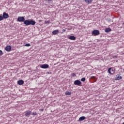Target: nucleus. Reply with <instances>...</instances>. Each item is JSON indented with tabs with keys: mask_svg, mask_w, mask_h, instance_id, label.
<instances>
[{
	"mask_svg": "<svg viewBox=\"0 0 124 124\" xmlns=\"http://www.w3.org/2000/svg\"><path fill=\"white\" fill-rule=\"evenodd\" d=\"M85 119H86V117L81 116L79 118V121H84V120H85Z\"/></svg>",
	"mask_w": 124,
	"mask_h": 124,
	"instance_id": "2eb2a0df",
	"label": "nucleus"
},
{
	"mask_svg": "<svg viewBox=\"0 0 124 124\" xmlns=\"http://www.w3.org/2000/svg\"><path fill=\"white\" fill-rule=\"evenodd\" d=\"M62 31L64 32L65 31V29H62Z\"/></svg>",
	"mask_w": 124,
	"mask_h": 124,
	"instance_id": "a878e982",
	"label": "nucleus"
},
{
	"mask_svg": "<svg viewBox=\"0 0 124 124\" xmlns=\"http://www.w3.org/2000/svg\"><path fill=\"white\" fill-rule=\"evenodd\" d=\"M115 71H116V69L115 68H109L108 69V72L109 73V74H111L112 75H113V74L115 73Z\"/></svg>",
	"mask_w": 124,
	"mask_h": 124,
	"instance_id": "f03ea898",
	"label": "nucleus"
},
{
	"mask_svg": "<svg viewBox=\"0 0 124 124\" xmlns=\"http://www.w3.org/2000/svg\"><path fill=\"white\" fill-rule=\"evenodd\" d=\"M32 115H37V113H36V112H33V113L32 114Z\"/></svg>",
	"mask_w": 124,
	"mask_h": 124,
	"instance_id": "b1692460",
	"label": "nucleus"
},
{
	"mask_svg": "<svg viewBox=\"0 0 124 124\" xmlns=\"http://www.w3.org/2000/svg\"><path fill=\"white\" fill-rule=\"evenodd\" d=\"M31 111H26L25 112V117H28V116H30V115H31Z\"/></svg>",
	"mask_w": 124,
	"mask_h": 124,
	"instance_id": "9d476101",
	"label": "nucleus"
},
{
	"mask_svg": "<svg viewBox=\"0 0 124 124\" xmlns=\"http://www.w3.org/2000/svg\"><path fill=\"white\" fill-rule=\"evenodd\" d=\"M111 31H112V30L110 28H106L105 31V32H110Z\"/></svg>",
	"mask_w": 124,
	"mask_h": 124,
	"instance_id": "ddd939ff",
	"label": "nucleus"
},
{
	"mask_svg": "<svg viewBox=\"0 0 124 124\" xmlns=\"http://www.w3.org/2000/svg\"><path fill=\"white\" fill-rule=\"evenodd\" d=\"M65 94L66 95H71V92H69L68 91H66L65 93Z\"/></svg>",
	"mask_w": 124,
	"mask_h": 124,
	"instance_id": "dca6fc26",
	"label": "nucleus"
},
{
	"mask_svg": "<svg viewBox=\"0 0 124 124\" xmlns=\"http://www.w3.org/2000/svg\"><path fill=\"white\" fill-rule=\"evenodd\" d=\"M3 19H7V18H9V15H8V14L3 12Z\"/></svg>",
	"mask_w": 124,
	"mask_h": 124,
	"instance_id": "20e7f679",
	"label": "nucleus"
},
{
	"mask_svg": "<svg viewBox=\"0 0 124 124\" xmlns=\"http://www.w3.org/2000/svg\"><path fill=\"white\" fill-rule=\"evenodd\" d=\"M3 54V52H2V51L0 50V56H2V55Z\"/></svg>",
	"mask_w": 124,
	"mask_h": 124,
	"instance_id": "4be33fe9",
	"label": "nucleus"
},
{
	"mask_svg": "<svg viewBox=\"0 0 124 124\" xmlns=\"http://www.w3.org/2000/svg\"><path fill=\"white\" fill-rule=\"evenodd\" d=\"M69 39L70 40H76V37L74 36H70L69 37Z\"/></svg>",
	"mask_w": 124,
	"mask_h": 124,
	"instance_id": "9b49d317",
	"label": "nucleus"
},
{
	"mask_svg": "<svg viewBox=\"0 0 124 124\" xmlns=\"http://www.w3.org/2000/svg\"><path fill=\"white\" fill-rule=\"evenodd\" d=\"M40 67H41V68L45 69L46 68H49V65L47 64H44L41 65Z\"/></svg>",
	"mask_w": 124,
	"mask_h": 124,
	"instance_id": "423d86ee",
	"label": "nucleus"
},
{
	"mask_svg": "<svg viewBox=\"0 0 124 124\" xmlns=\"http://www.w3.org/2000/svg\"><path fill=\"white\" fill-rule=\"evenodd\" d=\"M92 35L96 36V35H99V34H100V33L99 32V31H98L97 30H95L92 31Z\"/></svg>",
	"mask_w": 124,
	"mask_h": 124,
	"instance_id": "7ed1b4c3",
	"label": "nucleus"
},
{
	"mask_svg": "<svg viewBox=\"0 0 124 124\" xmlns=\"http://www.w3.org/2000/svg\"><path fill=\"white\" fill-rule=\"evenodd\" d=\"M24 83L25 81L22 79L17 81V84L18 85H19V86H22V85H24Z\"/></svg>",
	"mask_w": 124,
	"mask_h": 124,
	"instance_id": "0eeeda50",
	"label": "nucleus"
},
{
	"mask_svg": "<svg viewBox=\"0 0 124 124\" xmlns=\"http://www.w3.org/2000/svg\"><path fill=\"white\" fill-rule=\"evenodd\" d=\"M17 22H24V24L26 26H30V25H31L32 26H34L36 24V22L34 20H25V17L23 16H19L17 18Z\"/></svg>",
	"mask_w": 124,
	"mask_h": 124,
	"instance_id": "f257e3e1",
	"label": "nucleus"
},
{
	"mask_svg": "<svg viewBox=\"0 0 124 124\" xmlns=\"http://www.w3.org/2000/svg\"><path fill=\"white\" fill-rule=\"evenodd\" d=\"M71 76H72L73 77H76V74H75V73H73L72 74Z\"/></svg>",
	"mask_w": 124,
	"mask_h": 124,
	"instance_id": "412c9836",
	"label": "nucleus"
},
{
	"mask_svg": "<svg viewBox=\"0 0 124 124\" xmlns=\"http://www.w3.org/2000/svg\"><path fill=\"white\" fill-rule=\"evenodd\" d=\"M93 0H85L86 3L88 4H90V3H92Z\"/></svg>",
	"mask_w": 124,
	"mask_h": 124,
	"instance_id": "4468645a",
	"label": "nucleus"
},
{
	"mask_svg": "<svg viewBox=\"0 0 124 124\" xmlns=\"http://www.w3.org/2000/svg\"><path fill=\"white\" fill-rule=\"evenodd\" d=\"M58 33H59V30H54L52 31V34L54 35H56V34H58Z\"/></svg>",
	"mask_w": 124,
	"mask_h": 124,
	"instance_id": "f8f14e48",
	"label": "nucleus"
},
{
	"mask_svg": "<svg viewBox=\"0 0 124 124\" xmlns=\"http://www.w3.org/2000/svg\"><path fill=\"white\" fill-rule=\"evenodd\" d=\"M74 85H77L78 86H81L82 82L79 80H77L74 81Z\"/></svg>",
	"mask_w": 124,
	"mask_h": 124,
	"instance_id": "39448f33",
	"label": "nucleus"
},
{
	"mask_svg": "<svg viewBox=\"0 0 124 124\" xmlns=\"http://www.w3.org/2000/svg\"><path fill=\"white\" fill-rule=\"evenodd\" d=\"M39 111H41V112H43V111H44V108H43V109H39Z\"/></svg>",
	"mask_w": 124,
	"mask_h": 124,
	"instance_id": "5701e85b",
	"label": "nucleus"
},
{
	"mask_svg": "<svg viewBox=\"0 0 124 124\" xmlns=\"http://www.w3.org/2000/svg\"><path fill=\"white\" fill-rule=\"evenodd\" d=\"M3 20V17L2 16L0 15V21H2Z\"/></svg>",
	"mask_w": 124,
	"mask_h": 124,
	"instance_id": "aec40b11",
	"label": "nucleus"
},
{
	"mask_svg": "<svg viewBox=\"0 0 124 124\" xmlns=\"http://www.w3.org/2000/svg\"><path fill=\"white\" fill-rule=\"evenodd\" d=\"M93 78H95V77H94V76L91 77V79H93Z\"/></svg>",
	"mask_w": 124,
	"mask_h": 124,
	"instance_id": "393cba45",
	"label": "nucleus"
},
{
	"mask_svg": "<svg viewBox=\"0 0 124 124\" xmlns=\"http://www.w3.org/2000/svg\"><path fill=\"white\" fill-rule=\"evenodd\" d=\"M81 82H85V81H86V78H83L81 79Z\"/></svg>",
	"mask_w": 124,
	"mask_h": 124,
	"instance_id": "f3484780",
	"label": "nucleus"
},
{
	"mask_svg": "<svg viewBox=\"0 0 124 124\" xmlns=\"http://www.w3.org/2000/svg\"><path fill=\"white\" fill-rule=\"evenodd\" d=\"M5 51H7V52H10L11 51V46H7L5 48Z\"/></svg>",
	"mask_w": 124,
	"mask_h": 124,
	"instance_id": "6e6552de",
	"label": "nucleus"
},
{
	"mask_svg": "<svg viewBox=\"0 0 124 124\" xmlns=\"http://www.w3.org/2000/svg\"><path fill=\"white\" fill-rule=\"evenodd\" d=\"M25 46L26 47H30V46H31V44H26L25 45Z\"/></svg>",
	"mask_w": 124,
	"mask_h": 124,
	"instance_id": "a211bd4d",
	"label": "nucleus"
},
{
	"mask_svg": "<svg viewBox=\"0 0 124 124\" xmlns=\"http://www.w3.org/2000/svg\"><path fill=\"white\" fill-rule=\"evenodd\" d=\"M121 79H123V77L121 76L120 75H117L116 77L115 78V80L119 81V80H121Z\"/></svg>",
	"mask_w": 124,
	"mask_h": 124,
	"instance_id": "1a4fd4ad",
	"label": "nucleus"
},
{
	"mask_svg": "<svg viewBox=\"0 0 124 124\" xmlns=\"http://www.w3.org/2000/svg\"><path fill=\"white\" fill-rule=\"evenodd\" d=\"M45 24H50V21L49 20H48V21H45Z\"/></svg>",
	"mask_w": 124,
	"mask_h": 124,
	"instance_id": "6ab92c4d",
	"label": "nucleus"
}]
</instances>
